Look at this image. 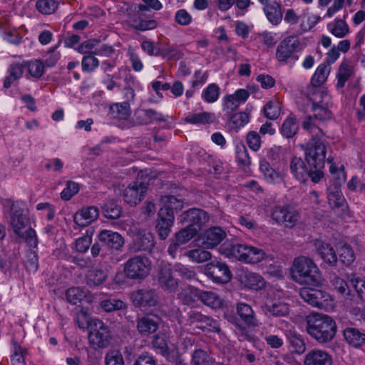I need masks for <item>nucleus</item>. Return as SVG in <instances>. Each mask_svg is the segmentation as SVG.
Masks as SVG:
<instances>
[{"instance_id":"nucleus-22","label":"nucleus","mask_w":365,"mask_h":365,"mask_svg":"<svg viewBox=\"0 0 365 365\" xmlns=\"http://www.w3.org/2000/svg\"><path fill=\"white\" fill-rule=\"evenodd\" d=\"M158 220L156 225L158 234L161 240L166 239L174 223V215L170 214L165 209H160L158 213Z\"/></svg>"},{"instance_id":"nucleus-32","label":"nucleus","mask_w":365,"mask_h":365,"mask_svg":"<svg viewBox=\"0 0 365 365\" xmlns=\"http://www.w3.org/2000/svg\"><path fill=\"white\" fill-rule=\"evenodd\" d=\"M344 336L348 344L359 347L365 346V333L354 327H348L344 330Z\"/></svg>"},{"instance_id":"nucleus-54","label":"nucleus","mask_w":365,"mask_h":365,"mask_svg":"<svg viewBox=\"0 0 365 365\" xmlns=\"http://www.w3.org/2000/svg\"><path fill=\"white\" fill-rule=\"evenodd\" d=\"M103 212L106 218L117 219L121 215L122 209L117 203L110 201L103 207Z\"/></svg>"},{"instance_id":"nucleus-23","label":"nucleus","mask_w":365,"mask_h":365,"mask_svg":"<svg viewBox=\"0 0 365 365\" xmlns=\"http://www.w3.org/2000/svg\"><path fill=\"white\" fill-rule=\"evenodd\" d=\"M227 234L220 227H212L207 230L202 237V245L206 249L217 247L225 237Z\"/></svg>"},{"instance_id":"nucleus-37","label":"nucleus","mask_w":365,"mask_h":365,"mask_svg":"<svg viewBox=\"0 0 365 365\" xmlns=\"http://www.w3.org/2000/svg\"><path fill=\"white\" fill-rule=\"evenodd\" d=\"M162 207L160 209H165L170 214L174 215V211L181 210L183 207V202L174 195H164L160 198Z\"/></svg>"},{"instance_id":"nucleus-48","label":"nucleus","mask_w":365,"mask_h":365,"mask_svg":"<svg viewBox=\"0 0 365 365\" xmlns=\"http://www.w3.org/2000/svg\"><path fill=\"white\" fill-rule=\"evenodd\" d=\"M280 130L284 137L287 138L293 137L298 130L297 119L292 116H289L282 123Z\"/></svg>"},{"instance_id":"nucleus-4","label":"nucleus","mask_w":365,"mask_h":365,"mask_svg":"<svg viewBox=\"0 0 365 365\" xmlns=\"http://www.w3.org/2000/svg\"><path fill=\"white\" fill-rule=\"evenodd\" d=\"M311 111L312 114L305 118L302 123V127L310 134L312 138L309 141H321L325 148H327L328 143L323 138L324 134L321 127L325 122L331 119L332 113L329 110V106L311 107Z\"/></svg>"},{"instance_id":"nucleus-45","label":"nucleus","mask_w":365,"mask_h":365,"mask_svg":"<svg viewBox=\"0 0 365 365\" xmlns=\"http://www.w3.org/2000/svg\"><path fill=\"white\" fill-rule=\"evenodd\" d=\"M59 2L56 0H37L36 10L43 15L54 14L58 8Z\"/></svg>"},{"instance_id":"nucleus-18","label":"nucleus","mask_w":365,"mask_h":365,"mask_svg":"<svg viewBox=\"0 0 365 365\" xmlns=\"http://www.w3.org/2000/svg\"><path fill=\"white\" fill-rule=\"evenodd\" d=\"M147 190L148 185L145 182H133L125 189L123 194V200L130 205H135L143 200Z\"/></svg>"},{"instance_id":"nucleus-40","label":"nucleus","mask_w":365,"mask_h":365,"mask_svg":"<svg viewBox=\"0 0 365 365\" xmlns=\"http://www.w3.org/2000/svg\"><path fill=\"white\" fill-rule=\"evenodd\" d=\"M329 73V63H321L316 69L311 79V83L314 87H319L327 81Z\"/></svg>"},{"instance_id":"nucleus-44","label":"nucleus","mask_w":365,"mask_h":365,"mask_svg":"<svg viewBox=\"0 0 365 365\" xmlns=\"http://www.w3.org/2000/svg\"><path fill=\"white\" fill-rule=\"evenodd\" d=\"M191 363L193 365H215V359L203 349H195L192 354Z\"/></svg>"},{"instance_id":"nucleus-14","label":"nucleus","mask_w":365,"mask_h":365,"mask_svg":"<svg viewBox=\"0 0 365 365\" xmlns=\"http://www.w3.org/2000/svg\"><path fill=\"white\" fill-rule=\"evenodd\" d=\"M128 24L130 27L139 31L153 30L158 26L154 14H128Z\"/></svg>"},{"instance_id":"nucleus-24","label":"nucleus","mask_w":365,"mask_h":365,"mask_svg":"<svg viewBox=\"0 0 365 365\" xmlns=\"http://www.w3.org/2000/svg\"><path fill=\"white\" fill-rule=\"evenodd\" d=\"M332 356L320 349L308 351L304 359V365H332Z\"/></svg>"},{"instance_id":"nucleus-26","label":"nucleus","mask_w":365,"mask_h":365,"mask_svg":"<svg viewBox=\"0 0 365 365\" xmlns=\"http://www.w3.org/2000/svg\"><path fill=\"white\" fill-rule=\"evenodd\" d=\"M98 209L94 206H90L82 208L81 211L77 212L73 217L74 222L81 227H85L90 225L98 217Z\"/></svg>"},{"instance_id":"nucleus-3","label":"nucleus","mask_w":365,"mask_h":365,"mask_svg":"<svg viewBox=\"0 0 365 365\" xmlns=\"http://www.w3.org/2000/svg\"><path fill=\"white\" fill-rule=\"evenodd\" d=\"M292 279L299 284L318 287L322 284V274L312 259L299 257L294 260L292 269Z\"/></svg>"},{"instance_id":"nucleus-9","label":"nucleus","mask_w":365,"mask_h":365,"mask_svg":"<svg viewBox=\"0 0 365 365\" xmlns=\"http://www.w3.org/2000/svg\"><path fill=\"white\" fill-rule=\"evenodd\" d=\"M112 339L109 327L100 319H93L88 333V342L94 349L108 347Z\"/></svg>"},{"instance_id":"nucleus-43","label":"nucleus","mask_w":365,"mask_h":365,"mask_svg":"<svg viewBox=\"0 0 365 365\" xmlns=\"http://www.w3.org/2000/svg\"><path fill=\"white\" fill-rule=\"evenodd\" d=\"M215 120V115L212 113L202 112L198 113H189L185 121L191 124L211 123Z\"/></svg>"},{"instance_id":"nucleus-25","label":"nucleus","mask_w":365,"mask_h":365,"mask_svg":"<svg viewBox=\"0 0 365 365\" xmlns=\"http://www.w3.org/2000/svg\"><path fill=\"white\" fill-rule=\"evenodd\" d=\"M137 121L141 125H149L154 122H165L167 116L153 108L141 109L136 113Z\"/></svg>"},{"instance_id":"nucleus-36","label":"nucleus","mask_w":365,"mask_h":365,"mask_svg":"<svg viewBox=\"0 0 365 365\" xmlns=\"http://www.w3.org/2000/svg\"><path fill=\"white\" fill-rule=\"evenodd\" d=\"M309 99L312 104L311 107L329 106L331 97L327 91L317 88L309 94Z\"/></svg>"},{"instance_id":"nucleus-63","label":"nucleus","mask_w":365,"mask_h":365,"mask_svg":"<svg viewBox=\"0 0 365 365\" xmlns=\"http://www.w3.org/2000/svg\"><path fill=\"white\" fill-rule=\"evenodd\" d=\"M27 66L29 74L34 78H39L44 73L45 66L40 60L31 61Z\"/></svg>"},{"instance_id":"nucleus-6","label":"nucleus","mask_w":365,"mask_h":365,"mask_svg":"<svg viewBox=\"0 0 365 365\" xmlns=\"http://www.w3.org/2000/svg\"><path fill=\"white\" fill-rule=\"evenodd\" d=\"M29 225V217L24 214L23 210L13 205L11 206V225L14 233L25 240L30 247L36 248L38 244L37 235L36 231L31 227L26 229Z\"/></svg>"},{"instance_id":"nucleus-13","label":"nucleus","mask_w":365,"mask_h":365,"mask_svg":"<svg viewBox=\"0 0 365 365\" xmlns=\"http://www.w3.org/2000/svg\"><path fill=\"white\" fill-rule=\"evenodd\" d=\"M170 338L164 332H158L153 336L151 346L155 352L163 356L167 361H175L176 347L169 346Z\"/></svg>"},{"instance_id":"nucleus-64","label":"nucleus","mask_w":365,"mask_h":365,"mask_svg":"<svg viewBox=\"0 0 365 365\" xmlns=\"http://www.w3.org/2000/svg\"><path fill=\"white\" fill-rule=\"evenodd\" d=\"M350 285L358 293L360 299L365 300V280L356 275H353L350 279Z\"/></svg>"},{"instance_id":"nucleus-12","label":"nucleus","mask_w":365,"mask_h":365,"mask_svg":"<svg viewBox=\"0 0 365 365\" xmlns=\"http://www.w3.org/2000/svg\"><path fill=\"white\" fill-rule=\"evenodd\" d=\"M130 299L135 307L145 308L156 306L159 297L155 289L147 287L133 291L130 294Z\"/></svg>"},{"instance_id":"nucleus-55","label":"nucleus","mask_w":365,"mask_h":365,"mask_svg":"<svg viewBox=\"0 0 365 365\" xmlns=\"http://www.w3.org/2000/svg\"><path fill=\"white\" fill-rule=\"evenodd\" d=\"M197 232V227L192 228V226L187 225L175 234V239L178 241V243L183 245L194 237Z\"/></svg>"},{"instance_id":"nucleus-33","label":"nucleus","mask_w":365,"mask_h":365,"mask_svg":"<svg viewBox=\"0 0 365 365\" xmlns=\"http://www.w3.org/2000/svg\"><path fill=\"white\" fill-rule=\"evenodd\" d=\"M327 162L329 164V172L332 175L330 184L341 186L346 179L344 166L341 165L340 167H337L333 161V158H328Z\"/></svg>"},{"instance_id":"nucleus-16","label":"nucleus","mask_w":365,"mask_h":365,"mask_svg":"<svg viewBox=\"0 0 365 365\" xmlns=\"http://www.w3.org/2000/svg\"><path fill=\"white\" fill-rule=\"evenodd\" d=\"M299 294L304 302L318 308L323 307L324 302H327L330 298V296L327 292L310 287L300 289Z\"/></svg>"},{"instance_id":"nucleus-61","label":"nucleus","mask_w":365,"mask_h":365,"mask_svg":"<svg viewBox=\"0 0 365 365\" xmlns=\"http://www.w3.org/2000/svg\"><path fill=\"white\" fill-rule=\"evenodd\" d=\"M230 122L232 124V129L237 130L249 122V115L245 112H240L230 115Z\"/></svg>"},{"instance_id":"nucleus-27","label":"nucleus","mask_w":365,"mask_h":365,"mask_svg":"<svg viewBox=\"0 0 365 365\" xmlns=\"http://www.w3.org/2000/svg\"><path fill=\"white\" fill-rule=\"evenodd\" d=\"M240 282L245 287L254 290H259L265 287L264 278L260 274L252 272L241 274Z\"/></svg>"},{"instance_id":"nucleus-46","label":"nucleus","mask_w":365,"mask_h":365,"mask_svg":"<svg viewBox=\"0 0 365 365\" xmlns=\"http://www.w3.org/2000/svg\"><path fill=\"white\" fill-rule=\"evenodd\" d=\"M265 308L267 312L276 317H285L289 313L288 304L282 302H276L271 304H266Z\"/></svg>"},{"instance_id":"nucleus-52","label":"nucleus","mask_w":365,"mask_h":365,"mask_svg":"<svg viewBox=\"0 0 365 365\" xmlns=\"http://www.w3.org/2000/svg\"><path fill=\"white\" fill-rule=\"evenodd\" d=\"M264 115L270 120L277 119L280 115L281 104L278 101H270L263 108Z\"/></svg>"},{"instance_id":"nucleus-30","label":"nucleus","mask_w":365,"mask_h":365,"mask_svg":"<svg viewBox=\"0 0 365 365\" xmlns=\"http://www.w3.org/2000/svg\"><path fill=\"white\" fill-rule=\"evenodd\" d=\"M317 250L324 262L329 265H334L337 262V256L334 248L329 244L324 242L316 243Z\"/></svg>"},{"instance_id":"nucleus-56","label":"nucleus","mask_w":365,"mask_h":365,"mask_svg":"<svg viewBox=\"0 0 365 365\" xmlns=\"http://www.w3.org/2000/svg\"><path fill=\"white\" fill-rule=\"evenodd\" d=\"M24 264L29 272H36L38 270V257L35 250H29L26 252Z\"/></svg>"},{"instance_id":"nucleus-31","label":"nucleus","mask_w":365,"mask_h":365,"mask_svg":"<svg viewBox=\"0 0 365 365\" xmlns=\"http://www.w3.org/2000/svg\"><path fill=\"white\" fill-rule=\"evenodd\" d=\"M237 312L243 322L248 326L255 327L257 325L256 315L249 304L244 302L237 303Z\"/></svg>"},{"instance_id":"nucleus-35","label":"nucleus","mask_w":365,"mask_h":365,"mask_svg":"<svg viewBox=\"0 0 365 365\" xmlns=\"http://www.w3.org/2000/svg\"><path fill=\"white\" fill-rule=\"evenodd\" d=\"M259 170L269 183H280L283 181L282 174L273 169L269 163L264 160H260Z\"/></svg>"},{"instance_id":"nucleus-17","label":"nucleus","mask_w":365,"mask_h":365,"mask_svg":"<svg viewBox=\"0 0 365 365\" xmlns=\"http://www.w3.org/2000/svg\"><path fill=\"white\" fill-rule=\"evenodd\" d=\"M272 219L285 227H293L299 221V213L289 206L276 207L272 213Z\"/></svg>"},{"instance_id":"nucleus-60","label":"nucleus","mask_w":365,"mask_h":365,"mask_svg":"<svg viewBox=\"0 0 365 365\" xmlns=\"http://www.w3.org/2000/svg\"><path fill=\"white\" fill-rule=\"evenodd\" d=\"M101 307L107 312L120 310L125 307V304L120 299L110 298L101 302Z\"/></svg>"},{"instance_id":"nucleus-21","label":"nucleus","mask_w":365,"mask_h":365,"mask_svg":"<svg viewBox=\"0 0 365 365\" xmlns=\"http://www.w3.org/2000/svg\"><path fill=\"white\" fill-rule=\"evenodd\" d=\"M98 239L102 245L118 251L121 250L125 243L121 235L108 230H101L98 235Z\"/></svg>"},{"instance_id":"nucleus-50","label":"nucleus","mask_w":365,"mask_h":365,"mask_svg":"<svg viewBox=\"0 0 365 365\" xmlns=\"http://www.w3.org/2000/svg\"><path fill=\"white\" fill-rule=\"evenodd\" d=\"M340 262L344 265H350L355 260V254L352 247L347 245H341L338 250Z\"/></svg>"},{"instance_id":"nucleus-57","label":"nucleus","mask_w":365,"mask_h":365,"mask_svg":"<svg viewBox=\"0 0 365 365\" xmlns=\"http://www.w3.org/2000/svg\"><path fill=\"white\" fill-rule=\"evenodd\" d=\"M94 52L89 53L83 57L81 61V66L83 72L91 73L95 71L99 66V61L95 56Z\"/></svg>"},{"instance_id":"nucleus-59","label":"nucleus","mask_w":365,"mask_h":365,"mask_svg":"<svg viewBox=\"0 0 365 365\" xmlns=\"http://www.w3.org/2000/svg\"><path fill=\"white\" fill-rule=\"evenodd\" d=\"M219 94V86L215 83H211L202 91V98L207 103H214L218 99Z\"/></svg>"},{"instance_id":"nucleus-20","label":"nucleus","mask_w":365,"mask_h":365,"mask_svg":"<svg viewBox=\"0 0 365 365\" xmlns=\"http://www.w3.org/2000/svg\"><path fill=\"white\" fill-rule=\"evenodd\" d=\"M172 267L168 263L162 262L158 272L160 285L169 292H174L178 286V281L172 274Z\"/></svg>"},{"instance_id":"nucleus-29","label":"nucleus","mask_w":365,"mask_h":365,"mask_svg":"<svg viewBox=\"0 0 365 365\" xmlns=\"http://www.w3.org/2000/svg\"><path fill=\"white\" fill-rule=\"evenodd\" d=\"M341 187L329 184L327 187L328 201L333 208H339L346 205V200L341 192Z\"/></svg>"},{"instance_id":"nucleus-39","label":"nucleus","mask_w":365,"mask_h":365,"mask_svg":"<svg viewBox=\"0 0 365 365\" xmlns=\"http://www.w3.org/2000/svg\"><path fill=\"white\" fill-rule=\"evenodd\" d=\"M110 117L114 119H128L130 115L129 103L128 102L117 103L110 106Z\"/></svg>"},{"instance_id":"nucleus-19","label":"nucleus","mask_w":365,"mask_h":365,"mask_svg":"<svg viewBox=\"0 0 365 365\" xmlns=\"http://www.w3.org/2000/svg\"><path fill=\"white\" fill-rule=\"evenodd\" d=\"M180 220L181 222L188 223L187 225L192 228L197 227L199 231L208 222L209 216L203 210L192 208L182 214Z\"/></svg>"},{"instance_id":"nucleus-38","label":"nucleus","mask_w":365,"mask_h":365,"mask_svg":"<svg viewBox=\"0 0 365 365\" xmlns=\"http://www.w3.org/2000/svg\"><path fill=\"white\" fill-rule=\"evenodd\" d=\"M155 245L154 237L150 232L140 234L135 240V251L151 252Z\"/></svg>"},{"instance_id":"nucleus-34","label":"nucleus","mask_w":365,"mask_h":365,"mask_svg":"<svg viewBox=\"0 0 365 365\" xmlns=\"http://www.w3.org/2000/svg\"><path fill=\"white\" fill-rule=\"evenodd\" d=\"M198 299L206 306L212 309H219L222 306V299L212 291H200L197 294Z\"/></svg>"},{"instance_id":"nucleus-11","label":"nucleus","mask_w":365,"mask_h":365,"mask_svg":"<svg viewBox=\"0 0 365 365\" xmlns=\"http://www.w3.org/2000/svg\"><path fill=\"white\" fill-rule=\"evenodd\" d=\"M205 274L214 282L217 284L228 283L232 276L227 264L220 261H212L207 264Z\"/></svg>"},{"instance_id":"nucleus-58","label":"nucleus","mask_w":365,"mask_h":365,"mask_svg":"<svg viewBox=\"0 0 365 365\" xmlns=\"http://www.w3.org/2000/svg\"><path fill=\"white\" fill-rule=\"evenodd\" d=\"M105 365H125L123 355L118 349H111L105 356Z\"/></svg>"},{"instance_id":"nucleus-53","label":"nucleus","mask_w":365,"mask_h":365,"mask_svg":"<svg viewBox=\"0 0 365 365\" xmlns=\"http://www.w3.org/2000/svg\"><path fill=\"white\" fill-rule=\"evenodd\" d=\"M158 56L167 60L177 61L182 58V53L175 46L166 45L160 48Z\"/></svg>"},{"instance_id":"nucleus-15","label":"nucleus","mask_w":365,"mask_h":365,"mask_svg":"<svg viewBox=\"0 0 365 365\" xmlns=\"http://www.w3.org/2000/svg\"><path fill=\"white\" fill-rule=\"evenodd\" d=\"M136 330L141 336H148L155 334L160 327V318L153 314L138 316L136 319Z\"/></svg>"},{"instance_id":"nucleus-47","label":"nucleus","mask_w":365,"mask_h":365,"mask_svg":"<svg viewBox=\"0 0 365 365\" xmlns=\"http://www.w3.org/2000/svg\"><path fill=\"white\" fill-rule=\"evenodd\" d=\"M160 312L163 315L168 317L171 322H176L179 324H182V314L179 307L175 305H170L163 307L160 309Z\"/></svg>"},{"instance_id":"nucleus-7","label":"nucleus","mask_w":365,"mask_h":365,"mask_svg":"<svg viewBox=\"0 0 365 365\" xmlns=\"http://www.w3.org/2000/svg\"><path fill=\"white\" fill-rule=\"evenodd\" d=\"M306 43L294 36L284 38L277 46L276 58L282 63H294L299 59L297 53L302 51Z\"/></svg>"},{"instance_id":"nucleus-5","label":"nucleus","mask_w":365,"mask_h":365,"mask_svg":"<svg viewBox=\"0 0 365 365\" xmlns=\"http://www.w3.org/2000/svg\"><path fill=\"white\" fill-rule=\"evenodd\" d=\"M220 252L228 258H234L248 264H257L265 259V252L258 247L243 244H224Z\"/></svg>"},{"instance_id":"nucleus-8","label":"nucleus","mask_w":365,"mask_h":365,"mask_svg":"<svg viewBox=\"0 0 365 365\" xmlns=\"http://www.w3.org/2000/svg\"><path fill=\"white\" fill-rule=\"evenodd\" d=\"M151 270V261L148 257L137 255L129 258L124 264L123 272L130 279H145Z\"/></svg>"},{"instance_id":"nucleus-41","label":"nucleus","mask_w":365,"mask_h":365,"mask_svg":"<svg viewBox=\"0 0 365 365\" xmlns=\"http://www.w3.org/2000/svg\"><path fill=\"white\" fill-rule=\"evenodd\" d=\"M329 32L337 38H344L349 32V28L345 21L336 19L327 24Z\"/></svg>"},{"instance_id":"nucleus-42","label":"nucleus","mask_w":365,"mask_h":365,"mask_svg":"<svg viewBox=\"0 0 365 365\" xmlns=\"http://www.w3.org/2000/svg\"><path fill=\"white\" fill-rule=\"evenodd\" d=\"M287 336L293 352L301 354L305 351L306 344L303 337L300 334L290 331Z\"/></svg>"},{"instance_id":"nucleus-2","label":"nucleus","mask_w":365,"mask_h":365,"mask_svg":"<svg viewBox=\"0 0 365 365\" xmlns=\"http://www.w3.org/2000/svg\"><path fill=\"white\" fill-rule=\"evenodd\" d=\"M306 331L319 344H325L333 340L337 327L329 315L314 312L306 317Z\"/></svg>"},{"instance_id":"nucleus-62","label":"nucleus","mask_w":365,"mask_h":365,"mask_svg":"<svg viewBox=\"0 0 365 365\" xmlns=\"http://www.w3.org/2000/svg\"><path fill=\"white\" fill-rule=\"evenodd\" d=\"M187 256L189 258H190L192 261L201 263L207 261L208 259H211V253L207 250H202V249H195L190 250L187 252Z\"/></svg>"},{"instance_id":"nucleus-1","label":"nucleus","mask_w":365,"mask_h":365,"mask_svg":"<svg viewBox=\"0 0 365 365\" xmlns=\"http://www.w3.org/2000/svg\"><path fill=\"white\" fill-rule=\"evenodd\" d=\"M304 150L305 160L300 157H293L290 162V170L294 177L300 182H306L309 178L317 183L323 178L322 168L326 161L327 148L321 141H309L302 145Z\"/></svg>"},{"instance_id":"nucleus-10","label":"nucleus","mask_w":365,"mask_h":365,"mask_svg":"<svg viewBox=\"0 0 365 365\" xmlns=\"http://www.w3.org/2000/svg\"><path fill=\"white\" fill-rule=\"evenodd\" d=\"M185 325L195 327L203 331L207 330L217 333L220 331V327L217 320L195 309H190L187 313Z\"/></svg>"},{"instance_id":"nucleus-51","label":"nucleus","mask_w":365,"mask_h":365,"mask_svg":"<svg viewBox=\"0 0 365 365\" xmlns=\"http://www.w3.org/2000/svg\"><path fill=\"white\" fill-rule=\"evenodd\" d=\"M107 274L102 269H94L87 274V284L88 285L98 286L106 281Z\"/></svg>"},{"instance_id":"nucleus-28","label":"nucleus","mask_w":365,"mask_h":365,"mask_svg":"<svg viewBox=\"0 0 365 365\" xmlns=\"http://www.w3.org/2000/svg\"><path fill=\"white\" fill-rule=\"evenodd\" d=\"M263 11L267 20L273 25H278L282 20V5L276 1H271L270 3L263 6Z\"/></svg>"},{"instance_id":"nucleus-49","label":"nucleus","mask_w":365,"mask_h":365,"mask_svg":"<svg viewBox=\"0 0 365 365\" xmlns=\"http://www.w3.org/2000/svg\"><path fill=\"white\" fill-rule=\"evenodd\" d=\"M87 293L88 291L86 289L71 287L66 290V297L69 303L76 304L86 297Z\"/></svg>"}]
</instances>
